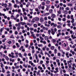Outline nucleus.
<instances>
[{
    "label": "nucleus",
    "instance_id": "obj_1",
    "mask_svg": "<svg viewBox=\"0 0 76 76\" xmlns=\"http://www.w3.org/2000/svg\"><path fill=\"white\" fill-rule=\"evenodd\" d=\"M51 33L53 35H54V34H55V32H54V29H53V28H51Z\"/></svg>",
    "mask_w": 76,
    "mask_h": 76
},
{
    "label": "nucleus",
    "instance_id": "obj_2",
    "mask_svg": "<svg viewBox=\"0 0 76 76\" xmlns=\"http://www.w3.org/2000/svg\"><path fill=\"white\" fill-rule=\"evenodd\" d=\"M39 19V18L38 17H36L34 18V20H35V21H38V20Z\"/></svg>",
    "mask_w": 76,
    "mask_h": 76
},
{
    "label": "nucleus",
    "instance_id": "obj_3",
    "mask_svg": "<svg viewBox=\"0 0 76 76\" xmlns=\"http://www.w3.org/2000/svg\"><path fill=\"white\" fill-rule=\"evenodd\" d=\"M55 17H56V15L54 14H52L51 18H55Z\"/></svg>",
    "mask_w": 76,
    "mask_h": 76
},
{
    "label": "nucleus",
    "instance_id": "obj_4",
    "mask_svg": "<svg viewBox=\"0 0 76 76\" xmlns=\"http://www.w3.org/2000/svg\"><path fill=\"white\" fill-rule=\"evenodd\" d=\"M53 9H50L49 10V12L50 13H53Z\"/></svg>",
    "mask_w": 76,
    "mask_h": 76
},
{
    "label": "nucleus",
    "instance_id": "obj_5",
    "mask_svg": "<svg viewBox=\"0 0 76 76\" xmlns=\"http://www.w3.org/2000/svg\"><path fill=\"white\" fill-rule=\"evenodd\" d=\"M40 21L41 22H43V21H44V19H43V18H41L40 19Z\"/></svg>",
    "mask_w": 76,
    "mask_h": 76
},
{
    "label": "nucleus",
    "instance_id": "obj_6",
    "mask_svg": "<svg viewBox=\"0 0 76 76\" xmlns=\"http://www.w3.org/2000/svg\"><path fill=\"white\" fill-rule=\"evenodd\" d=\"M7 43L8 44H9V45H10V44H12V41H11V40H10L9 42H7Z\"/></svg>",
    "mask_w": 76,
    "mask_h": 76
},
{
    "label": "nucleus",
    "instance_id": "obj_7",
    "mask_svg": "<svg viewBox=\"0 0 76 76\" xmlns=\"http://www.w3.org/2000/svg\"><path fill=\"white\" fill-rule=\"evenodd\" d=\"M21 24L22 25H26V23L23 22H21Z\"/></svg>",
    "mask_w": 76,
    "mask_h": 76
},
{
    "label": "nucleus",
    "instance_id": "obj_8",
    "mask_svg": "<svg viewBox=\"0 0 76 76\" xmlns=\"http://www.w3.org/2000/svg\"><path fill=\"white\" fill-rule=\"evenodd\" d=\"M18 31H19L20 29V26H18L17 27Z\"/></svg>",
    "mask_w": 76,
    "mask_h": 76
},
{
    "label": "nucleus",
    "instance_id": "obj_9",
    "mask_svg": "<svg viewBox=\"0 0 76 76\" xmlns=\"http://www.w3.org/2000/svg\"><path fill=\"white\" fill-rule=\"evenodd\" d=\"M68 6H73V4H72L69 3L68 4Z\"/></svg>",
    "mask_w": 76,
    "mask_h": 76
},
{
    "label": "nucleus",
    "instance_id": "obj_10",
    "mask_svg": "<svg viewBox=\"0 0 76 76\" xmlns=\"http://www.w3.org/2000/svg\"><path fill=\"white\" fill-rule=\"evenodd\" d=\"M37 25L36 24H34V28H37Z\"/></svg>",
    "mask_w": 76,
    "mask_h": 76
},
{
    "label": "nucleus",
    "instance_id": "obj_11",
    "mask_svg": "<svg viewBox=\"0 0 76 76\" xmlns=\"http://www.w3.org/2000/svg\"><path fill=\"white\" fill-rule=\"evenodd\" d=\"M52 42L53 43H54V42H56V40L54 39H52Z\"/></svg>",
    "mask_w": 76,
    "mask_h": 76
},
{
    "label": "nucleus",
    "instance_id": "obj_12",
    "mask_svg": "<svg viewBox=\"0 0 76 76\" xmlns=\"http://www.w3.org/2000/svg\"><path fill=\"white\" fill-rule=\"evenodd\" d=\"M68 66L69 67V69H70V68H72V63H71V64H69Z\"/></svg>",
    "mask_w": 76,
    "mask_h": 76
},
{
    "label": "nucleus",
    "instance_id": "obj_13",
    "mask_svg": "<svg viewBox=\"0 0 76 76\" xmlns=\"http://www.w3.org/2000/svg\"><path fill=\"white\" fill-rule=\"evenodd\" d=\"M51 48L52 50H53V49H54L55 48V47L54 46H52L51 47Z\"/></svg>",
    "mask_w": 76,
    "mask_h": 76
},
{
    "label": "nucleus",
    "instance_id": "obj_14",
    "mask_svg": "<svg viewBox=\"0 0 76 76\" xmlns=\"http://www.w3.org/2000/svg\"><path fill=\"white\" fill-rule=\"evenodd\" d=\"M5 59L7 60H9V58L7 56H6Z\"/></svg>",
    "mask_w": 76,
    "mask_h": 76
},
{
    "label": "nucleus",
    "instance_id": "obj_15",
    "mask_svg": "<svg viewBox=\"0 0 76 76\" xmlns=\"http://www.w3.org/2000/svg\"><path fill=\"white\" fill-rule=\"evenodd\" d=\"M47 2H46V3L47 4H50V1H46Z\"/></svg>",
    "mask_w": 76,
    "mask_h": 76
},
{
    "label": "nucleus",
    "instance_id": "obj_16",
    "mask_svg": "<svg viewBox=\"0 0 76 76\" xmlns=\"http://www.w3.org/2000/svg\"><path fill=\"white\" fill-rule=\"evenodd\" d=\"M4 6L5 8L7 7V4L6 3L4 4Z\"/></svg>",
    "mask_w": 76,
    "mask_h": 76
},
{
    "label": "nucleus",
    "instance_id": "obj_17",
    "mask_svg": "<svg viewBox=\"0 0 76 76\" xmlns=\"http://www.w3.org/2000/svg\"><path fill=\"white\" fill-rule=\"evenodd\" d=\"M39 38H40V39H41V40H44V38H42V37L40 36L39 37Z\"/></svg>",
    "mask_w": 76,
    "mask_h": 76
},
{
    "label": "nucleus",
    "instance_id": "obj_18",
    "mask_svg": "<svg viewBox=\"0 0 76 76\" xmlns=\"http://www.w3.org/2000/svg\"><path fill=\"white\" fill-rule=\"evenodd\" d=\"M50 15V13H46L45 14V16H46H46H47L48 15Z\"/></svg>",
    "mask_w": 76,
    "mask_h": 76
},
{
    "label": "nucleus",
    "instance_id": "obj_19",
    "mask_svg": "<svg viewBox=\"0 0 76 76\" xmlns=\"http://www.w3.org/2000/svg\"><path fill=\"white\" fill-rule=\"evenodd\" d=\"M39 72H40V71L39 70L38 72H37V75H40V74H39Z\"/></svg>",
    "mask_w": 76,
    "mask_h": 76
},
{
    "label": "nucleus",
    "instance_id": "obj_20",
    "mask_svg": "<svg viewBox=\"0 0 76 76\" xmlns=\"http://www.w3.org/2000/svg\"><path fill=\"white\" fill-rule=\"evenodd\" d=\"M72 20L71 21V22L73 23H74V20H75V19H72Z\"/></svg>",
    "mask_w": 76,
    "mask_h": 76
},
{
    "label": "nucleus",
    "instance_id": "obj_21",
    "mask_svg": "<svg viewBox=\"0 0 76 76\" xmlns=\"http://www.w3.org/2000/svg\"><path fill=\"white\" fill-rule=\"evenodd\" d=\"M1 67H3V63H1Z\"/></svg>",
    "mask_w": 76,
    "mask_h": 76
},
{
    "label": "nucleus",
    "instance_id": "obj_22",
    "mask_svg": "<svg viewBox=\"0 0 76 76\" xmlns=\"http://www.w3.org/2000/svg\"><path fill=\"white\" fill-rule=\"evenodd\" d=\"M58 56H59V57L61 56V54H60V53H58Z\"/></svg>",
    "mask_w": 76,
    "mask_h": 76
},
{
    "label": "nucleus",
    "instance_id": "obj_23",
    "mask_svg": "<svg viewBox=\"0 0 76 76\" xmlns=\"http://www.w3.org/2000/svg\"><path fill=\"white\" fill-rule=\"evenodd\" d=\"M67 63H68V64H69V63H72V61L71 60L69 61H67Z\"/></svg>",
    "mask_w": 76,
    "mask_h": 76
},
{
    "label": "nucleus",
    "instance_id": "obj_24",
    "mask_svg": "<svg viewBox=\"0 0 76 76\" xmlns=\"http://www.w3.org/2000/svg\"><path fill=\"white\" fill-rule=\"evenodd\" d=\"M34 56L36 57V60H37V59H38V56L36 54H35Z\"/></svg>",
    "mask_w": 76,
    "mask_h": 76
},
{
    "label": "nucleus",
    "instance_id": "obj_25",
    "mask_svg": "<svg viewBox=\"0 0 76 76\" xmlns=\"http://www.w3.org/2000/svg\"><path fill=\"white\" fill-rule=\"evenodd\" d=\"M54 23H51L50 24V26H53V25L54 26Z\"/></svg>",
    "mask_w": 76,
    "mask_h": 76
},
{
    "label": "nucleus",
    "instance_id": "obj_26",
    "mask_svg": "<svg viewBox=\"0 0 76 76\" xmlns=\"http://www.w3.org/2000/svg\"><path fill=\"white\" fill-rule=\"evenodd\" d=\"M55 70H56V71L58 72V67L56 68L55 69Z\"/></svg>",
    "mask_w": 76,
    "mask_h": 76
},
{
    "label": "nucleus",
    "instance_id": "obj_27",
    "mask_svg": "<svg viewBox=\"0 0 76 76\" xmlns=\"http://www.w3.org/2000/svg\"><path fill=\"white\" fill-rule=\"evenodd\" d=\"M11 18H12V19H14L15 20V18L14 17V16L13 15H12L11 16Z\"/></svg>",
    "mask_w": 76,
    "mask_h": 76
},
{
    "label": "nucleus",
    "instance_id": "obj_28",
    "mask_svg": "<svg viewBox=\"0 0 76 76\" xmlns=\"http://www.w3.org/2000/svg\"><path fill=\"white\" fill-rule=\"evenodd\" d=\"M6 45H4V47L3 48L4 50H6Z\"/></svg>",
    "mask_w": 76,
    "mask_h": 76
},
{
    "label": "nucleus",
    "instance_id": "obj_29",
    "mask_svg": "<svg viewBox=\"0 0 76 76\" xmlns=\"http://www.w3.org/2000/svg\"><path fill=\"white\" fill-rule=\"evenodd\" d=\"M31 23H32V22L34 23V22H35V20H34V18L32 19V20L31 21Z\"/></svg>",
    "mask_w": 76,
    "mask_h": 76
},
{
    "label": "nucleus",
    "instance_id": "obj_30",
    "mask_svg": "<svg viewBox=\"0 0 76 76\" xmlns=\"http://www.w3.org/2000/svg\"><path fill=\"white\" fill-rule=\"evenodd\" d=\"M18 55L20 56V57H22V54L20 53H19Z\"/></svg>",
    "mask_w": 76,
    "mask_h": 76
},
{
    "label": "nucleus",
    "instance_id": "obj_31",
    "mask_svg": "<svg viewBox=\"0 0 76 76\" xmlns=\"http://www.w3.org/2000/svg\"><path fill=\"white\" fill-rule=\"evenodd\" d=\"M57 26V25L56 24H54V25H53V27H56V26Z\"/></svg>",
    "mask_w": 76,
    "mask_h": 76
},
{
    "label": "nucleus",
    "instance_id": "obj_32",
    "mask_svg": "<svg viewBox=\"0 0 76 76\" xmlns=\"http://www.w3.org/2000/svg\"><path fill=\"white\" fill-rule=\"evenodd\" d=\"M27 56V54H26V53H24V54L23 55V56Z\"/></svg>",
    "mask_w": 76,
    "mask_h": 76
},
{
    "label": "nucleus",
    "instance_id": "obj_33",
    "mask_svg": "<svg viewBox=\"0 0 76 76\" xmlns=\"http://www.w3.org/2000/svg\"><path fill=\"white\" fill-rule=\"evenodd\" d=\"M57 28H61V26L60 25H58L57 26Z\"/></svg>",
    "mask_w": 76,
    "mask_h": 76
},
{
    "label": "nucleus",
    "instance_id": "obj_34",
    "mask_svg": "<svg viewBox=\"0 0 76 76\" xmlns=\"http://www.w3.org/2000/svg\"><path fill=\"white\" fill-rule=\"evenodd\" d=\"M70 17H71V19H74V18H73V15H72Z\"/></svg>",
    "mask_w": 76,
    "mask_h": 76
},
{
    "label": "nucleus",
    "instance_id": "obj_35",
    "mask_svg": "<svg viewBox=\"0 0 76 76\" xmlns=\"http://www.w3.org/2000/svg\"><path fill=\"white\" fill-rule=\"evenodd\" d=\"M24 19H25V20H27V19H28V18H27V17L25 16L24 18Z\"/></svg>",
    "mask_w": 76,
    "mask_h": 76
},
{
    "label": "nucleus",
    "instance_id": "obj_36",
    "mask_svg": "<svg viewBox=\"0 0 76 76\" xmlns=\"http://www.w3.org/2000/svg\"><path fill=\"white\" fill-rule=\"evenodd\" d=\"M58 14H61V10H59V11L58 12Z\"/></svg>",
    "mask_w": 76,
    "mask_h": 76
},
{
    "label": "nucleus",
    "instance_id": "obj_37",
    "mask_svg": "<svg viewBox=\"0 0 76 76\" xmlns=\"http://www.w3.org/2000/svg\"><path fill=\"white\" fill-rule=\"evenodd\" d=\"M23 66H24V67H25L26 68H27V67H28V66H27L25 65V64H24L23 65Z\"/></svg>",
    "mask_w": 76,
    "mask_h": 76
},
{
    "label": "nucleus",
    "instance_id": "obj_38",
    "mask_svg": "<svg viewBox=\"0 0 76 76\" xmlns=\"http://www.w3.org/2000/svg\"><path fill=\"white\" fill-rule=\"evenodd\" d=\"M47 7L46 8H48V9H49V8H50V6H48L47 5H46Z\"/></svg>",
    "mask_w": 76,
    "mask_h": 76
},
{
    "label": "nucleus",
    "instance_id": "obj_39",
    "mask_svg": "<svg viewBox=\"0 0 76 76\" xmlns=\"http://www.w3.org/2000/svg\"><path fill=\"white\" fill-rule=\"evenodd\" d=\"M3 54V53L1 52L0 53V57H2V55Z\"/></svg>",
    "mask_w": 76,
    "mask_h": 76
},
{
    "label": "nucleus",
    "instance_id": "obj_40",
    "mask_svg": "<svg viewBox=\"0 0 76 76\" xmlns=\"http://www.w3.org/2000/svg\"><path fill=\"white\" fill-rule=\"evenodd\" d=\"M64 14H66V15L67 14V11H66V10L64 11Z\"/></svg>",
    "mask_w": 76,
    "mask_h": 76
},
{
    "label": "nucleus",
    "instance_id": "obj_41",
    "mask_svg": "<svg viewBox=\"0 0 76 76\" xmlns=\"http://www.w3.org/2000/svg\"><path fill=\"white\" fill-rule=\"evenodd\" d=\"M3 28H1L0 29V31L2 33V32H3Z\"/></svg>",
    "mask_w": 76,
    "mask_h": 76
},
{
    "label": "nucleus",
    "instance_id": "obj_42",
    "mask_svg": "<svg viewBox=\"0 0 76 76\" xmlns=\"http://www.w3.org/2000/svg\"><path fill=\"white\" fill-rule=\"evenodd\" d=\"M70 34H72L73 33V31H72V30H70Z\"/></svg>",
    "mask_w": 76,
    "mask_h": 76
},
{
    "label": "nucleus",
    "instance_id": "obj_43",
    "mask_svg": "<svg viewBox=\"0 0 76 76\" xmlns=\"http://www.w3.org/2000/svg\"><path fill=\"white\" fill-rule=\"evenodd\" d=\"M18 31H15V35H18Z\"/></svg>",
    "mask_w": 76,
    "mask_h": 76
},
{
    "label": "nucleus",
    "instance_id": "obj_44",
    "mask_svg": "<svg viewBox=\"0 0 76 76\" xmlns=\"http://www.w3.org/2000/svg\"><path fill=\"white\" fill-rule=\"evenodd\" d=\"M43 63V61H40V64H42Z\"/></svg>",
    "mask_w": 76,
    "mask_h": 76
},
{
    "label": "nucleus",
    "instance_id": "obj_45",
    "mask_svg": "<svg viewBox=\"0 0 76 76\" xmlns=\"http://www.w3.org/2000/svg\"><path fill=\"white\" fill-rule=\"evenodd\" d=\"M1 5L2 6H4V3H2L1 4Z\"/></svg>",
    "mask_w": 76,
    "mask_h": 76
},
{
    "label": "nucleus",
    "instance_id": "obj_46",
    "mask_svg": "<svg viewBox=\"0 0 76 76\" xmlns=\"http://www.w3.org/2000/svg\"><path fill=\"white\" fill-rule=\"evenodd\" d=\"M56 62L57 63H59V62H60V60L59 59H57L56 60Z\"/></svg>",
    "mask_w": 76,
    "mask_h": 76
},
{
    "label": "nucleus",
    "instance_id": "obj_47",
    "mask_svg": "<svg viewBox=\"0 0 76 76\" xmlns=\"http://www.w3.org/2000/svg\"><path fill=\"white\" fill-rule=\"evenodd\" d=\"M14 7H15V8H16V7H17V4H15L14 5Z\"/></svg>",
    "mask_w": 76,
    "mask_h": 76
},
{
    "label": "nucleus",
    "instance_id": "obj_48",
    "mask_svg": "<svg viewBox=\"0 0 76 76\" xmlns=\"http://www.w3.org/2000/svg\"><path fill=\"white\" fill-rule=\"evenodd\" d=\"M40 32H44V30H43V29H41L40 30Z\"/></svg>",
    "mask_w": 76,
    "mask_h": 76
},
{
    "label": "nucleus",
    "instance_id": "obj_49",
    "mask_svg": "<svg viewBox=\"0 0 76 76\" xmlns=\"http://www.w3.org/2000/svg\"><path fill=\"white\" fill-rule=\"evenodd\" d=\"M42 6H45V2H43L42 3Z\"/></svg>",
    "mask_w": 76,
    "mask_h": 76
},
{
    "label": "nucleus",
    "instance_id": "obj_50",
    "mask_svg": "<svg viewBox=\"0 0 76 76\" xmlns=\"http://www.w3.org/2000/svg\"><path fill=\"white\" fill-rule=\"evenodd\" d=\"M30 31H33V30H34V28H30Z\"/></svg>",
    "mask_w": 76,
    "mask_h": 76
},
{
    "label": "nucleus",
    "instance_id": "obj_51",
    "mask_svg": "<svg viewBox=\"0 0 76 76\" xmlns=\"http://www.w3.org/2000/svg\"><path fill=\"white\" fill-rule=\"evenodd\" d=\"M59 2L58 1H55V3H56V4L58 3Z\"/></svg>",
    "mask_w": 76,
    "mask_h": 76
},
{
    "label": "nucleus",
    "instance_id": "obj_52",
    "mask_svg": "<svg viewBox=\"0 0 76 76\" xmlns=\"http://www.w3.org/2000/svg\"><path fill=\"white\" fill-rule=\"evenodd\" d=\"M38 46L39 47H42V46L41 45H38Z\"/></svg>",
    "mask_w": 76,
    "mask_h": 76
},
{
    "label": "nucleus",
    "instance_id": "obj_53",
    "mask_svg": "<svg viewBox=\"0 0 76 76\" xmlns=\"http://www.w3.org/2000/svg\"><path fill=\"white\" fill-rule=\"evenodd\" d=\"M62 20H63L64 22H65V21H66V18H64Z\"/></svg>",
    "mask_w": 76,
    "mask_h": 76
},
{
    "label": "nucleus",
    "instance_id": "obj_54",
    "mask_svg": "<svg viewBox=\"0 0 76 76\" xmlns=\"http://www.w3.org/2000/svg\"><path fill=\"white\" fill-rule=\"evenodd\" d=\"M67 18L68 19H70V15H68V16L67 17Z\"/></svg>",
    "mask_w": 76,
    "mask_h": 76
},
{
    "label": "nucleus",
    "instance_id": "obj_55",
    "mask_svg": "<svg viewBox=\"0 0 76 76\" xmlns=\"http://www.w3.org/2000/svg\"><path fill=\"white\" fill-rule=\"evenodd\" d=\"M25 11V9L24 8H23V12H24Z\"/></svg>",
    "mask_w": 76,
    "mask_h": 76
},
{
    "label": "nucleus",
    "instance_id": "obj_56",
    "mask_svg": "<svg viewBox=\"0 0 76 76\" xmlns=\"http://www.w3.org/2000/svg\"><path fill=\"white\" fill-rule=\"evenodd\" d=\"M20 69H23V67L21 66V65H20Z\"/></svg>",
    "mask_w": 76,
    "mask_h": 76
},
{
    "label": "nucleus",
    "instance_id": "obj_57",
    "mask_svg": "<svg viewBox=\"0 0 76 76\" xmlns=\"http://www.w3.org/2000/svg\"><path fill=\"white\" fill-rule=\"evenodd\" d=\"M13 35H11L10 38H13Z\"/></svg>",
    "mask_w": 76,
    "mask_h": 76
},
{
    "label": "nucleus",
    "instance_id": "obj_58",
    "mask_svg": "<svg viewBox=\"0 0 76 76\" xmlns=\"http://www.w3.org/2000/svg\"><path fill=\"white\" fill-rule=\"evenodd\" d=\"M23 14L25 15V16H26V15H27V14H26V12H24L23 13Z\"/></svg>",
    "mask_w": 76,
    "mask_h": 76
},
{
    "label": "nucleus",
    "instance_id": "obj_59",
    "mask_svg": "<svg viewBox=\"0 0 76 76\" xmlns=\"http://www.w3.org/2000/svg\"><path fill=\"white\" fill-rule=\"evenodd\" d=\"M21 10L20 9H19L18 10V13H20V12Z\"/></svg>",
    "mask_w": 76,
    "mask_h": 76
},
{
    "label": "nucleus",
    "instance_id": "obj_60",
    "mask_svg": "<svg viewBox=\"0 0 76 76\" xmlns=\"http://www.w3.org/2000/svg\"><path fill=\"white\" fill-rule=\"evenodd\" d=\"M25 47H26V48H28V44H26Z\"/></svg>",
    "mask_w": 76,
    "mask_h": 76
},
{
    "label": "nucleus",
    "instance_id": "obj_61",
    "mask_svg": "<svg viewBox=\"0 0 76 76\" xmlns=\"http://www.w3.org/2000/svg\"><path fill=\"white\" fill-rule=\"evenodd\" d=\"M38 56H39V58H41V55H40V54H39L38 55Z\"/></svg>",
    "mask_w": 76,
    "mask_h": 76
},
{
    "label": "nucleus",
    "instance_id": "obj_62",
    "mask_svg": "<svg viewBox=\"0 0 76 76\" xmlns=\"http://www.w3.org/2000/svg\"><path fill=\"white\" fill-rule=\"evenodd\" d=\"M34 48H34V46H32L31 47V49H32V50H34Z\"/></svg>",
    "mask_w": 76,
    "mask_h": 76
},
{
    "label": "nucleus",
    "instance_id": "obj_63",
    "mask_svg": "<svg viewBox=\"0 0 76 76\" xmlns=\"http://www.w3.org/2000/svg\"><path fill=\"white\" fill-rule=\"evenodd\" d=\"M30 32L31 34H32V35L34 34V32L32 31H30Z\"/></svg>",
    "mask_w": 76,
    "mask_h": 76
},
{
    "label": "nucleus",
    "instance_id": "obj_64",
    "mask_svg": "<svg viewBox=\"0 0 76 76\" xmlns=\"http://www.w3.org/2000/svg\"><path fill=\"white\" fill-rule=\"evenodd\" d=\"M25 31L23 30L22 31V33H23V34H24V33H25Z\"/></svg>",
    "mask_w": 76,
    "mask_h": 76
}]
</instances>
